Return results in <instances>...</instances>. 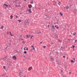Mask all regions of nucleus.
<instances>
[{
	"mask_svg": "<svg viewBox=\"0 0 77 77\" xmlns=\"http://www.w3.org/2000/svg\"><path fill=\"white\" fill-rule=\"evenodd\" d=\"M69 74H71V72H69Z\"/></svg>",
	"mask_w": 77,
	"mask_h": 77,
	"instance_id": "44",
	"label": "nucleus"
},
{
	"mask_svg": "<svg viewBox=\"0 0 77 77\" xmlns=\"http://www.w3.org/2000/svg\"><path fill=\"white\" fill-rule=\"evenodd\" d=\"M52 29H54V26L53 25L52 26Z\"/></svg>",
	"mask_w": 77,
	"mask_h": 77,
	"instance_id": "16",
	"label": "nucleus"
},
{
	"mask_svg": "<svg viewBox=\"0 0 77 77\" xmlns=\"http://www.w3.org/2000/svg\"><path fill=\"white\" fill-rule=\"evenodd\" d=\"M24 42V41H23L22 42V43H23Z\"/></svg>",
	"mask_w": 77,
	"mask_h": 77,
	"instance_id": "39",
	"label": "nucleus"
},
{
	"mask_svg": "<svg viewBox=\"0 0 77 77\" xmlns=\"http://www.w3.org/2000/svg\"><path fill=\"white\" fill-rule=\"evenodd\" d=\"M50 58L52 60H54V59L52 57H51Z\"/></svg>",
	"mask_w": 77,
	"mask_h": 77,
	"instance_id": "9",
	"label": "nucleus"
},
{
	"mask_svg": "<svg viewBox=\"0 0 77 77\" xmlns=\"http://www.w3.org/2000/svg\"><path fill=\"white\" fill-rule=\"evenodd\" d=\"M31 3H32V4H33V1H32L31 2Z\"/></svg>",
	"mask_w": 77,
	"mask_h": 77,
	"instance_id": "26",
	"label": "nucleus"
},
{
	"mask_svg": "<svg viewBox=\"0 0 77 77\" xmlns=\"http://www.w3.org/2000/svg\"><path fill=\"white\" fill-rule=\"evenodd\" d=\"M16 18H18V16H16Z\"/></svg>",
	"mask_w": 77,
	"mask_h": 77,
	"instance_id": "29",
	"label": "nucleus"
},
{
	"mask_svg": "<svg viewBox=\"0 0 77 77\" xmlns=\"http://www.w3.org/2000/svg\"><path fill=\"white\" fill-rule=\"evenodd\" d=\"M58 65H59V62H58Z\"/></svg>",
	"mask_w": 77,
	"mask_h": 77,
	"instance_id": "37",
	"label": "nucleus"
},
{
	"mask_svg": "<svg viewBox=\"0 0 77 77\" xmlns=\"http://www.w3.org/2000/svg\"><path fill=\"white\" fill-rule=\"evenodd\" d=\"M77 42V40H76L75 41V42Z\"/></svg>",
	"mask_w": 77,
	"mask_h": 77,
	"instance_id": "30",
	"label": "nucleus"
},
{
	"mask_svg": "<svg viewBox=\"0 0 77 77\" xmlns=\"http://www.w3.org/2000/svg\"><path fill=\"white\" fill-rule=\"evenodd\" d=\"M40 44H42V42H40Z\"/></svg>",
	"mask_w": 77,
	"mask_h": 77,
	"instance_id": "51",
	"label": "nucleus"
},
{
	"mask_svg": "<svg viewBox=\"0 0 77 77\" xmlns=\"http://www.w3.org/2000/svg\"><path fill=\"white\" fill-rule=\"evenodd\" d=\"M67 59H68V57H67Z\"/></svg>",
	"mask_w": 77,
	"mask_h": 77,
	"instance_id": "57",
	"label": "nucleus"
},
{
	"mask_svg": "<svg viewBox=\"0 0 77 77\" xmlns=\"http://www.w3.org/2000/svg\"><path fill=\"white\" fill-rule=\"evenodd\" d=\"M63 77H65V76L63 75Z\"/></svg>",
	"mask_w": 77,
	"mask_h": 77,
	"instance_id": "52",
	"label": "nucleus"
},
{
	"mask_svg": "<svg viewBox=\"0 0 77 77\" xmlns=\"http://www.w3.org/2000/svg\"><path fill=\"white\" fill-rule=\"evenodd\" d=\"M13 59L14 60H17V57H16V56H14L13 57Z\"/></svg>",
	"mask_w": 77,
	"mask_h": 77,
	"instance_id": "1",
	"label": "nucleus"
},
{
	"mask_svg": "<svg viewBox=\"0 0 77 77\" xmlns=\"http://www.w3.org/2000/svg\"><path fill=\"white\" fill-rule=\"evenodd\" d=\"M31 47H33V50H35V48H34V46H33V45H32L31 46Z\"/></svg>",
	"mask_w": 77,
	"mask_h": 77,
	"instance_id": "7",
	"label": "nucleus"
},
{
	"mask_svg": "<svg viewBox=\"0 0 77 77\" xmlns=\"http://www.w3.org/2000/svg\"><path fill=\"white\" fill-rule=\"evenodd\" d=\"M65 8L68 9H69V7L68 6H67L66 7H65Z\"/></svg>",
	"mask_w": 77,
	"mask_h": 77,
	"instance_id": "6",
	"label": "nucleus"
},
{
	"mask_svg": "<svg viewBox=\"0 0 77 77\" xmlns=\"http://www.w3.org/2000/svg\"><path fill=\"white\" fill-rule=\"evenodd\" d=\"M12 18V17H11L10 19L11 20Z\"/></svg>",
	"mask_w": 77,
	"mask_h": 77,
	"instance_id": "48",
	"label": "nucleus"
},
{
	"mask_svg": "<svg viewBox=\"0 0 77 77\" xmlns=\"http://www.w3.org/2000/svg\"><path fill=\"white\" fill-rule=\"evenodd\" d=\"M26 47H25L24 48V50H26Z\"/></svg>",
	"mask_w": 77,
	"mask_h": 77,
	"instance_id": "25",
	"label": "nucleus"
},
{
	"mask_svg": "<svg viewBox=\"0 0 77 77\" xmlns=\"http://www.w3.org/2000/svg\"><path fill=\"white\" fill-rule=\"evenodd\" d=\"M4 6H5L6 7H8V5H6V4H4Z\"/></svg>",
	"mask_w": 77,
	"mask_h": 77,
	"instance_id": "12",
	"label": "nucleus"
},
{
	"mask_svg": "<svg viewBox=\"0 0 77 77\" xmlns=\"http://www.w3.org/2000/svg\"><path fill=\"white\" fill-rule=\"evenodd\" d=\"M45 16H47V15L46 14L45 15Z\"/></svg>",
	"mask_w": 77,
	"mask_h": 77,
	"instance_id": "43",
	"label": "nucleus"
},
{
	"mask_svg": "<svg viewBox=\"0 0 77 77\" xmlns=\"http://www.w3.org/2000/svg\"><path fill=\"white\" fill-rule=\"evenodd\" d=\"M74 61H73V60H71V62H72V63H74Z\"/></svg>",
	"mask_w": 77,
	"mask_h": 77,
	"instance_id": "18",
	"label": "nucleus"
},
{
	"mask_svg": "<svg viewBox=\"0 0 77 77\" xmlns=\"http://www.w3.org/2000/svg\"><path fill=\"white\" fill-rule=\"evenodd\" d=\"M14 3H16V2H15V1H14Z\"/></svg>",
	"mask_w": 77,
	"mask_h": 77,
	"instance_id": "42",
	"label": "nucleus"
},
{
	"mask_svg": "<svg viewBox=\"0 0 77 77\" xmlns=\"http://www.w3.org/2000/svg\"><path fill=\"white\" fill-rule=\"evenodd\" d=\"M3 68L4 69H5V70H6V66H3Z\"/></svg>",
	"mask_w": 77,
	"mask_h": 77,
	"instance_id": "13",
	"label": "nucleus"
},
{
	"mask_svg": "<svg viewBox=\"0 0 77 77\" xmlns=\"http://www.w3.org/2000/svg\"><path fill=\"white\" fill-rule=\"evenodd\" d=\"M3 75H4V74L2 75V76H3Z\"/></svg>",
	"mask_w": 77,
	"mask_h": 77,
	"instance_id": "47",
	"label": "nucleus"
},
{
	"mask_svg": "<svg viewBox=\"0 0 77 77\" xmlns=\"http://www.w3.org/2000/svg\"><path fill=\"white\" fill-rule=\"evenodd\" d=\"M61 48H62V47H61Z\"/></svg>",
	"mask_w": 77,
	"mask_h": 77,
	"instance_id": "63",
	"label": "nucleus"
},
{
	"mask_svg": "<svg viewBox=\"0 0 77 77\" xmlns=\"http://www.w3.org/2000/svg\"><path fill=\"white\" fill-rule=\"evenodd\" d=\"M57 29H59V27H58V26L57 27Z\"/></svg>",
	"mask_w": 77,
	"mask_h": 77,
	"instance_id": "32",
	"label": "nucleus"
},
{
	"mask_svg": "<svg viewBox=\"0 0 77 77\" xmlns=\"http://www.w3.org/2000/svg\"><path fill=\"white\" fill-rule=\"evenodd\" d=\"M60 15L61 16H62V15H63V14L62 13H61V12H60Z\"/></svg>",
	"mask_w": 77,
	"mask_h": 77,
	"instance_id": "10",
	"label": "nucleus"
},
{
	"mask_svg": "<svg viewBox=\"0 0 77 77\" xmlns=\"http://www.w3.org/2000/svg\"><path fill=\"white\" fill-rule=\"evenodd\" d=\"M58 4L59 6H60V5H61V2H59Z\"/></svg>",
	"mask_w": 77,
	"mask_h": 77,
	"instance_id": "4",
	"label": "nucleus"
},
{
	"mask_svg": "<svg viewBox=\"0 0 77 77\" xmlns=\"http://www.w3.org/2000/svg\"><path fill=\"white\" fill-rule=\"evenodd\" d=\"M22 49H23V48H22Z\"/></svg>",
	"mask_w": 77,
	"mask_h": 77,
	"instance_id": "64",
	"label": "nucleus"
},
{
	"mask_svg": "<svg viewBox=\"0 0 77 77\" xmlns=\"http://www.w3.org/2000/svg\"><path fill=\"white\" fill-rule=\"evenodd\" d=\"M28 6L29 8H30V9H31L32 8H32V5H28Z\"/></svg>",
	"mask_w": 77,
	"mask_h": 77,
	"instance_id": "2",
	"label": "nucleus"
},
{
	"mask_svg": "<svg viewBox=\"0 0 77 77\" xmlns=\"http://www.w3.org/2000/svg\"><path fill=\"white\" fill-rule=\"evenodd\" d=\"M6 77H8V76H6Z\"/></svg>",
	"mask_w": 77,
	"mask_h": 77,
	"instance_id": "54",
	"label": "nucleus"
},
{
	"mask_svg": "<svg viewBox=\"0 0 77 77\" xmlns=\"http://www.w3.org/2000/svg\"><path fill=\"white\" fill-rule=\"evenodd\" d=\"M26 37H27L28 38H29V37H30V35H27Z\"/></svg>",
	"mask_w": 77,
	"mask_h": 77,
	"instance_id": "8",
	"label": "nucleus"
},
{
	"mask_svg": "<svg viewBox=\"0 0 77 77\" xmlns=\"http://www.w3.org/2000/svg\"><path fill=\"white\" fill-rule=\"evenodd\" d=\"M72 47L73 48H75V46H72Z\"/></svg>",
	"mask_w": 77,
	"mask_h": 77,
	"instance_id": "24",
	"label": "nucleus"
},
{
	"mask_svg": "<svg viewBox=\"0 0 77 77\" xmlns=\"http://www.w3.org/2000/svg\"><path fill=\"white\" fill-rule=\"evenodd\" d=\"M55 51L54 50H53V51L54 52Z\"/></svg>",
	"mask_w": 77,
	"mask_h": 77,
	"instance_id": "45",
	"label": "nucleus"
},
{
	"mask_svg": "<svg viewBox=\"0 0 77 77\" xmlns=\"http://www.w3.org/2000/svg\"><path fill=\"white\" fill-rule=\"evenodd\" d=\"M19 7H20V5H19Z\"/></svg>",
	"mask_w": 77,
	"mask_h": 77,
	"instance_id": "53",
	"label": "nucleus"
},
{
	"mask_svg": "<svg viewBox=\"0 0 77 77\" xmlns=\"http://www.w3.org/2000/svg\"><path fill=\"white\" fill-rule=\"evenodd\" d=\"M20 73H21V72H20L19 73V74H20V75H21V74H20Z\"/></svg>",
	"mask_w": 77,
	"mask_h": 77,
	"instance_id": "35",
	"label": "nucleus"
},
{
	"mask_svg": "<svg viewBox=\"0 0 77 77\" xmlns=\"http://www.w3.org/2000/svg\"><path fill=\"white\" fill-rule=\"evenodd\" d=\"M21 37H22V35H21Z\"/></svg>",
	"mask_w": 77,
	"mask_h": 77,
	"instance_id": "55",
	"label": "nucleus"
},
{
	"mask_svg": "<svg viewBox=\"0 0 77 77\" xmlns=\"http://www.w3.org/2000/svg\"><path fill=\"white\" fill-rule=\"evenodd\" d=\"M10 17L11 18H13L14 17V16H12V15H11V16H10Z\"/></svg>",
	"mask_w": 77,
	"mask_h": 77,
	"instance_id": "20",
	"label": "nucleus"
},
{
	"mask_svg": "<svg viewBox=\"0 0 77 77\" xmlns=\"http://www.w3.org/2000/svg\"><path fill=\"white\" fill-rule=\"evenodd\" d=\"M49 26H50V25H48V27H49Z\"/></svg>",
	"mask_w": 77,
	"mask_h": 77,
	"instance_id": "36",
	"label": "nucleus"
},
{
	"mask_svg": "<svg viewBox=\"0 0 77 77\" xmlns=\"http://www.w3.org/2000/svg\"><path fill=\"white\" fill-rule=\"evenodd\" d=\"M18 21H19L20 23V22H21V20H18Z\"/></svg>",
	"mask_w": 77,
	"mask_h": 77,
	"instance_id": "21",
	"label": "nucleus"
},
{
	"mask_svg": "<svg viewBox=\"0 0 77 77\" xmlns=\"http://www.w3.org/2000/svg\"><path fill=\"white\" fill-rule=\"evenodd\" d=\"M4 28V26H2L1 27V29H3Z\"/></svg>",
	"mask_w": 77,
	"mask_h": 77,
	"instance_id": "14",
	"label": "nucleus"
},
{
	"mask_svg": "<svg viewBox=\"0 0 77 77\" xmlns=\"http://www.w3.org/2000/svg\"><path fill=\"white\" fill-rule=\"evenodd\" d=\"M21 39H22V40H23V39H24L23 38H21Z\"/></svg>",
	"mask_w": 77,
	"mask_h": 77,
	"instance_id": "34",
	"label": "nucleus"
},
{
	"mask_svg": "<svg viewBox=\"0 0 77 77\" xmlns=\"http://www.w3.org/2000/svg\"><path fill=\"white\" fill-rule=\"evenodd\" d=\"M29 11L30 13H32V11H31V9H29Z\"/></svg>",
	"mask_w": 77,
	"mask_h": 77,
	"instance_id": "5",
	"label": "nucleus"
},
{
	"mask_svg": "<svg viewBox=\"0 0 77 77\" xmlns=\"http://www.w3.org/2000/svg\"><path fill=\"white\" fill-rule=\"evenodd\" d=\"M73 34L74 35H75V34H76V32H75L74 33H73Z\"/></svg>",
	"mask_w": 77,
	"mask_h": 77,
	"instance_id": "23",
	"label": "nucleus"
},
{
	"mask_svg": "<svg viewBox=\"0 0 77 77\" xmlns=\"http://www.w3.org/2000/svg\"><path fill=\"white\" fill-rule=\"evenodd\" d=\"M56 62H57V63L59 62V60H57V59L56 60Z\"/></svg>",
	"mask_w": 77,
	"mask_h": 77,
	"instance_id": "15",
	"label": "nucleus"
},
{
	"mask_svg": "<svg viewBox=\"0 0 77 77\" xmlns=\"http://www.w3.org/2000/svg\"><path fill=\"white\" fill-rule=\"evenodd\" d=\"M32 69V67L31 66L28 69V70L29 71V70H31Z\"/></svg>",
	"mask_w": 77,
	"mask_h": 77,
	"instance_id": "3",
	"label": "nucleus"
},
{
	"mask_svg": "<svg viewBox=\"0 0 77 77\" xmlns=\"http://www.w3.org/2000/svg\"><path fill=\"white\" fill-rule=\"evenodd\" d=\"M33 35L31 36V37H33Z\"/></svg>",
	"mask_w": 77,
	"mask_h": 77,
	"instance_id": "46",
	"label": "nucleus"
},
{
	"mask_svg": "<svg viewBox=\"0 0 77 77\" xmlns=\"http://www.w3.org/2000/svg\"><path fill=\"white\" fill-rule=\"evenodd\" d=\"M32 37H31V39H32Z\"/></svg>",
	"mask_w": 77,
	"mask_h": 77,
	"instance_id": "50",
	"label": "nucleus"
},
{
	"mask_svg": "<svg viewBox=\"0 0 77 77\" xmlns=\"http://www.w3.org/2000/svg\"><path fill=\"white\" fill-rule=\"evenodd\" d=\"M55 27H56V28L57 27V26H55Z\"/></svg>",
	"mask_w": 77,
	"mask_h": 77,
	"instance_id": "41",
	"label": "nucleus"
},
{
	"mask_svg": "<svg viewBox=\"0 0 77 77\" xmlns=\"http://www.w3.org/2000/svg\"><path fill=\"white\" fill-rule=\"evenodd\" d=\"M7 48V47H6V49Z\"/></svg>",
	"mask_w": 77,
	"mask_h": 77,
	"instance_id": "60",
	"label": "nucleus"
},
{
	"mask_svg": "<svg viewBox=\"0 0 77 77\" xmlns=\"http://www.w3.org/2000/svg\"><path fill=\"white\" fill-rule=\"evenodd\" d=\"M63 72V70H62L61 72Z\"/></svg>",
	"mask_w": 77,
	"mask_h": 77,
	"instance_id": "40",
	"label": "nucleus"
},
{
	"mask_svg": "<svg viewBox=\"0 0 77 77\" xmlns=\"http://www.w3.org/2000/svg\"><path fill=\"white\" fill-rule=\"evenodd\" d=\"M74 13H75V14H77V11H75Z\"/></svg>",
	"mask_w": 77,
	"mask_h": 77,
	"instance_id": "22",
	"label": "nucleus"
},
{
	"mask_svg": "<svg viewBox=\"0 0 77 77\" xmlns=\"http://www.w3.org/2000/svg\"><path fill=\"white\" fill-rule=\"evenodd\" d=\"M43 48H46V46H43Z\"/></svg>",
	"mask_w": 77,
	"mask_h": 77,
	"instance_id": "17",
	"label": "nucleus"
},
{
	"mask_svg": "<svg viewBox=\"0 0 77 77\" xmlns=\"http://www.w3.org/2000/svg\"><path fill=\"white\" fill-rule=\"evenodd\" d=\"M6 57H5V58H6Z\"/></svg>",
	"mask_w": 77,
	"mask_h": 77,
	"instance_id": "62",
	"label": "nucleus"
},
{
	"mask_svg": "<svg viewBox=\"0 0 77 77\" xmlns=\"http://www.w3.org/2000/svg\"><path fill=\"white\" fill-rule=\"evenodd\" d=\"M52 51V52H54V51Z\"/></svg>",
	"mask_w": 77,
	"mask_h": 77,
	"instance_id": "56",
	"label": "nucleus"
},
{
	"mask_svg": "<svg viewBox=\"0 0 77 77\" xmlns=\"http://www.w3.org/2000/svg\"><path fill=\"white\" fill-rule=\"evenodd\" d=\"M24 57H25V56H24Z\"/></svg>",
	"mask_w": 77,
	"mask_h": 77,
	"instance_id": "58",
	"label": "nucleus"
},
{
	"mask_svg": "<svg viewBox=\"0 0 77 77\" xmlns=\"http://www.w3.org/2000/svg\"><path fill=\"white\" fill-rule=\"evenodd\" d=\"M63 58H65V56H63Z\"/></svg>",
	"mask_w": 77,
	"mask_h": 77,
	"instance_id": "28",
	"label": "nucleus"
},
{
	"mask_svg": "<svg viewBox=\"0 0 77 77\" xmlns=\"http://www.w3.org/2000/svg\"><path fill=\"white\" fill-rule=\"evenodd\" d=\"M26 51H27L28 50V48H26Z\"/></svg>",
	"mask_w": 77,
	"mask_h": 77,
	"instance_id": "27",
	"label": "nucleus"
},
{
	"mask_svg": "<svg viewBox=\"0 0 77 77\" xmlns=\"http://www.w3.org/2000/svg\"><path fill=\"white\" fill-rule=\"evenodd\" d=\"M71 6H72V5H70V7H71Z\"/></svg>",
	"mask_w": 77,
	"mask_h": 77,
	"instance_id": "33",
	"label": "nucleus"
},
{
	"mask_svg": "<svg viewBox=\"0 0 77 77\" xmlns=\"http://www.w3.org/2000/svg\"><path fill=\"white\" fill-rule=\"evenodd\" d=\"M75 58H74V62H75Z\"/></svg>",
	"mask_w": 77,
	"mask_h": 77,
	"instance_id": "38",
	"label": "nucleus"
},
{
	"mask_svg": "<svg viewBox=\"0 0 77 77\" xmlns=\"http://www.w3.org/2000/svg\"><path fill=\"white\" fill-rule=\"evenodd\" d=\"M30 51H33V49H31V50H30Z\"/></svg>",
	"mask_w": 77,
	"mask_h": 77,
	"instance_id": "31",
	"label": "nucleus"
},
{
	"mask_svg": "<svg viewBox=\"0 0 77 77\" xmlns=\"http://www.w3.org/2000/svg\"><path fill=\"white\" fill-rule=\"evenodd\" d=\"M70 40H70V39H68V41H70Z\"/></svg>",
	"mask_w": 77,
	"mask_h": 77,
	"instance_id": "49",
	"label": "nucleus"
},
{
	"mask_svg": "<svg viewBox=\"0 0 77 77\" xmlns=\"http://www.w3.org/2000/svg\"><path fill=\"white\" fill-rule=\"evenodd\" d=\"M73 51H74V49H73Z\"/></svg>",
	"mask_w": 77,
	"mask_h": 77,
	"instance_id": "61",
	"label": "nucleus"
},
{
	"mask_svg": "<svg viewBox=\"0 0 77 77\" xmlns=\"http://www.w3.org/2000/svg\"><path fill=\"white\" fill-rule=\"evenodd\" d=\"M10 35H11V36H13V35H12V34L11 33V32H10Z\"/></svg>",
	"mask_w": 77,
	"mask_h": 77,
	"instance_id": "11",
	"label": "nucleus"
},
{
	"mask_svg": "<svg viewBox=\"0 0 77 77\" xmlns=\"http://www.w3.org/2000/svg\"><path fill=\"white\" fill-rule=\"evenodd\" d=\"M24 1H26V0H24Z\"/></svg>",
	"mask_w": 77,
	"mask_h": 77,
	"instance_id": "59",
	"label": "nucleus"
},
{
	"mask_svg": "<svg viewBox=\"0 0 77 77\" xmlns=\"http://www.w3.org/2000/svg\"><path fill=\"white\" fill-rule=\"evenodd\" d=\"M24 54H26L27 53V51H25L24 52Z\"/></svg>",
	"mask_w": 77,
	"mask_h": 77,
	"instance_id": "19",
	"label": "nucleus"
}]
</instances>
